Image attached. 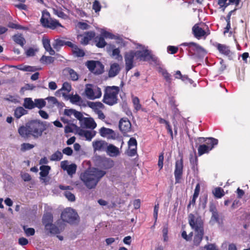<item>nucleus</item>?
Segmentation results:
<instances>
[{
    "label": "nucleus",
    "instance_id": "37",
    "mask_svg": "<svg viewBox=\"0 0 250 250\" xmlns=\"http://www.w3.org/2000/svg\"><path fill=\"white\" fill-rule=\"evenodd\" d=\"M62 157L63 155L61 151L57 150L50 156V160L51 161H59L62 158Z\"/></svg>",
    "mask_w": 250,
    "mask_h": 250
},
{
    "label": "nucleus",
    "instance_id": "58",
    "mask_svg": "<svg viewBox=\"0 0 250 250\" xmlns=\"http://www.w3.org/2000/svg\"><path fill=\"white\" fill-rule=\"evenodd\" d=\"M70 100L72 103H77L81 101V98L79 95L75 94L70 97Z\"/></svg>",
    "mask_w": 250,
    "mask_h": 250
},
{
    "label": "nucleus",
    "instance_id": "21",
    "mask_svg": "<svg viewBox=\"0 0 250 250\" xmlns=\"http://www.w3.org/2000/svg\"><path fill=\"white\" fill-rule=\"evenodd\" d=\"M121 66L119 63H112L108 71V76L113 78L117 75L121 70Z\"/></svg>",
    "mask_w": 250,
    "mask_h": 250
},
{
    "label": "nucleus",
    "instance_id": "60",
    "mask_svg": "<svg viewBox=\"0 0 250 250\" xmlns=\"http://www.w3.org/2000/svg\"><path fill=\"white\" fill-rule=\"evenodd\" d=\"M208 201V195H205L204 196V198L202 200H201V202L199 204V206L203 209H205L206 207V204Z\"/></svg>",
    "mask_w": 250,
    "mask_h": 250
},
{
    "label": "nucleus",
    "instance_id": "30",
    "mask_svg": "<svg viewBox=\"0 0 250 250\" xmlns=\"http://www.w3.org/2000/svg\"><path fill=\"white\" fill-rule=\"evenodd\" d=\"M94 42L98 48H103L107 44L104 38L102 35L94 37Z\"/></svg>",
    "mask_w": 250,
    "mask_h": 250
},
{
    "label": "nucleus",
    "instance_id": "31",
    "mask_svg": "<svg viewBox=\"0 0 250 250\" xmlns=\"http://www.w3.org/2000/svg\"><path fill=\"white\" fill-rule=\"evenodd\" d=\"M53 221V216L50 213H47L43 215L42 218V223L45 226V228H48L49 225H51Z\"/></svg>",
    "mask_w": 250,
    "mask_h": 250
},
{
    "label": "nucleus",
    "instance_id": "55",
    "mask_svg": "<svg viewBox=\"0 0 250 250\" xmlns=\"http://www.w3.org/2000/svg\"><path fill=\"white\" fill-rule=\"evenodd\" d=\"M178 48L175 46L169 45L167 47V51L171 54H174L177 52Z\"/></svg>",
    "mask_w": 250,
    "mask_h": 250
},
{
    "label": "nucleus",
    "instance_id": "16",
    "mask_svg": "<svg viewBox=\"0 0 250 250\" xmlns=\"http://www.w3.org/2000/svg\"><path fill=\"white\" fill-rule=\"evenodd\" d=\"M192 32L194 36L198 39H199L205 35H208L210 34L209 30H208V32H206L201 27H200L198 24H196L193 26Z\"/></svg>",
    "mask_w": 250,
    "mask_h": 250
},
{
    "label": "nucleus",
    "instance_id": "23",
    "mask_svg": "<svg viewBox=\"0 0 250 250\" xmlns=\"http://www.w3.org/2000/svg\"><path fill=\"white\" fill-rule=\"evenodd\" d=\"M157 71L163 76L168 84H171L172 80L171 74H170L166 69L161 67H159L157 69Z\"/></svg>",
    "mask_w": 250,
    "mask_h": 250
},
{
    "label": "nucleus",
    "instance_id": "47",
    "mask_svg": "<svg viewBox=\"0 0 250 250\" xmlns=\"http://www.w3.org/2000/svg\"><path fill=\"white\" fill-rule=\"evenodd\" d=\"M8 26L12 29H21V30H27L28 28L26 27L23 26L18 24H16L13 22H9L8 24Z\"/></svg>",
    "mask_w": 250,
    "mask_h": 250
},
{
    "label": "nucleus",
    "instance_id": "56",
    "mask_svg": "<svg viewBox=\"0 0 250 250\" xmlns=\"http://www.w3.org/2000/svg\"><path fill=\"white\" fill-rule=\"evenodd\" d=\"M137 141L134 138H131L128 142L129 148H137Z\"/></svg>",
    "mask_w": 250,
    "mask_h": 250
},
{
    "label": "nucleus",
    "instance_id": "20",
    "mask_svg": "<svg viewBox=\"0 0 250 250\" xmlns=\"http://www.w3.org/2000/svg\"><path fill=\"white\" fill-rule=\"evenodd\" d=\"M78 134L81 136L84 137L86 140L91 141L95 136L96 132L95 131L86 130L80 129L78 131Z\"/></svg>",
    "mask_w": 250,
    "mask_h": 250
},
{
    "label": "nucleus",
    "instance_id": "42",
    "mask_svg": "<svg viewBox=\"0 0 250 250\" xmlns=\"http://www.w3.org/2000/svg\"><path fill=\"white\" fill-rule=\"evenodd\" d=\"M132 103L133 104L134 107L136 111H138L141 109L142 105L140 103L139 99L137 97L132 96Z\"/></svg>",
    "mask_w": 250,
    "mask_h": 250
},
{
    "label": "nucleus",
    "instance_id": "32",
    "mask_svg": "<svg viewBox=\"0 0 250 250\" xmlns=\"http://www.w3.org/2000/svg\"><path fill=\"white\" fill-rule=\"evenodd\" d=\"M28 111L23 107L19 106L14 110V116L17 119H20L22 116L27 114Z\"/></svg>",
    "mask_w": 250,
    "mask_h": 250
},
{
    "label": "nucleus",
    "instance_id": "15",
    "mask_svg": "<svg viewBox=\"0 0 250 250\" xmlns=\"http://www.w3.org/2000/svg\"><path fill=\"white\" fill-rule=\"evenodd\" d=\"M64 58L57 54L54 57L42 56L40 59L41 62H64Z\"/></svg>",
    "mask_w": 250,
    "mask_h": 250
},
{
    "label": "nucleus",
    "instance_id": "63",
    "mask_svg": "<svg viewBox=\"0 0 250 250\" xmlns=\"http://www.w3.org/2000/svg\"><path fill=\"white\" fill-rule=\"evenodd\" d=\"M69 73L70 77L73 81H76L78 79V75L73 70L70 69L69 71Z\"/></svg>",
    "mask_w": 250,
    "mask_h": 250
},
{
    "label": "nucleus",
    "instance_id": "28",
    "mask_svg": "<svg viewBox=\"0 0 250 250\" xmlns=\"http://www.w3.org/2000/svg\"><path fill=\"white\" fill-rule=\"evenodd\" d=\"M13 40L16 43L23 47L26 43V41L21 34H17L12 36Z\"/></svg>",
    "mask_w": 250,
    "mask_h": 250
},
{
    "label": "nucleus",
    "instance_id": "5",
    "mask_svg": "<svg viewBox=\"0 0 250 250\" xmlns=\"http://www.w3.org/2000/svg\"><path fill=\"white\" fill-rule=\"evenodd\" d=\"M120 88L117 86H106L104 89V93L103 101L105 104L113 105L117 103L118 95Z\"/></svg>",
    "mask_w": 250,
    "mask_h": 250
},
{
    "label": "nucleus",
    "instance_id": "7",
    "mask_svg": "<svg viewBox=\"0 0 250 250\" xmlns=\"http://www.w3.org/2000/svg\"><path fill=\"white\" fill-rule=\"evenodd\" d=\"M84 93L86 97L90 100L99 98L101 97L102 94L100 88L92 84H86Z\"/></svg>",
    "mask_w": 250,
    "mask_h": 250
},
{
    "label": "nucleus",
    "instance_id": "27",
    "mask_svg": "<svg viewBox=\"0 0 250 250\" xmlns=\"http://www.w3.org/2000/svg\"><path fill=\"white\" fill-rule=\"evenodd\" d=\"M114 162L108 158H103L101 160L100 166L104 169H109L113 167Z\"/></svg>",
    "mask_w": 250,
    "mask_h": 250
},
{
    "label": "nucleus",
    "instance_id": "29",
    "mask_svg": "<svg viewBox=\"0 0 250 250\" xmlns=\"http://www.w3.org/2000/svg\"><path fill=\"white\" fill-rule=\"evenodd\" d=\"M174 75L175 79H181L186 83L191 84L193 83V81L191 79H189L187 75H182L179 70L176 71Z\"/></svg>",
    "mask_w": 250,
    "mask_h": 250
},
{
    "label": "nucleus",
    "instance_id": "38",
    "mask_svg": "<svg viewBox=\"0 0 250 250\" xmlns=\"http://www.w3.org/2000/svg\"><path fill=\"white\" fill-rule=\"evenodd\" d=\"M52 45L54 49L58 50L61 47L65 45V41L60 39H56Z\"/></svg>",
    "mask_w": 250,
    "mask_h": 250
},
{
    "label": "nucleus",
    "instance_id": "8",
    "mask_svg": "<svg viewBox=\"0 0 250 250\" xmlns=\"http://www.w3.org/2000/svg\"><path fill=\"white\" fill-rule=\"evenodd\" d=\"M61 218L64 222L69 224H74L77 221L78 215L73 209L68 208L62 212Z\"/></svg>",
    "mask_w": 250,
    "mask_h": 250
},
{
    "label": "nucleus",
    "instance_id": "13",
    "mask_svg": "<svg viewBox=\"0 0 250 250\" xmlns=\"http://www.w3.org/2000/svg\"><path fill=\"white\" fill-rule=\"evenodd\" d=\"M119 127L121 131L124 134L129 132L131 130V123L127 118H123L120 120Z\"/></svg>",
    "mask_w": 250,
    "mask_h": 250
},
{
    "label": "nucleus",
    "instance_id": "49",
    "mask_svg": "<svg viewBox=\"0 0 250 250\" xmlns=\"http://www.w3.org/2000/svg\"><path fill=\"white\" fill-rule=\"evenodd\" d=\"M182 45L184 46H188L189 48H193L197 51L199 50V49L200 48V46L199 45L193 42H185L183 43Z\"/></svg>",
    "mask_w": 250,
    "mask_h": 250
},
{
    "label": "nucleus",
    "instance_id": "22",
    "mask_svg": "<svg viewBox=\"0 0 250 250\" xmlns=\"http://www.w3.org/2000/svg\"><path fill=\"white\" fill-rule=\"evenodd\" d=\"M240 1L241 0H218V4L225 9L230 4H234L235 6H238Z\"/></svg>",
    "mask_w": 250,
    "mask_h": 250
},
{
    "label": "nucleus",
    "instance_id": "14",
    "mask_svg": "<svg viewBox=\"0 0 250 250\" xmlns=\"http://www.w3.org/2000/svg\"><path fill=\"white\" fill-rule=\"evenodd\" d=\"M87 68L92 73L95 74H101L104 71V66L103 63H86Z\"/></svg>",
    "mask_w": 250,
    "mask_h": 250
},
{
    "label": "nucleus",
    "instance_id": "17",
    "mask_svg": "<svg viewBox=\"0 0 250 250\" xmlns=\"http://www.w3.org/2000/svg\"><path fill=\"white\" fill-rule=\"evenodd\" d=\"M107 145L105 141L103 140H97L92 143V146L95 151L104 150L106 149Z\"/></svg>",
    "mask_w": 250,
    "mask_h": 250
},
{
    "label": "nucleus",
    "instance_id": "33",
    "mask_svg": "<svg viewBox=\"0 0 250 250\" xmlns=\"http://www.w3.org/2000/svg\"><path fill=\"white\" fill-rule=\"evenodd\" d=\"M52 12L54 15L62 19H65L67 17V15L62 11L61 7H54L52 8Z\"/></svg>",
    "mask_w": 250,
    "mask_h": 250
},
{
    "label": "nucleus",
    "instance_id": "19",
    "mask_svg": "<svg viewBox=\"0 0 250 250\" xmlns=\"http://www.w3.org/2000/svg\"><path fill=\"white\" fill-rule=\"evenodd\" d=\"M99 133L101 136L108 138H114L115 136V134L113 130L104 127H103L100 129Z\"/></svg>",
    "mask_w": 250,
    "mask_h": 250
},
{
    "label": "nucleus",
    "instance_id": "9",
    "mask_svg": "<svg viewBox=\"0 0 250 250\" xmlns=\"http://www.w3.org/2000/svg\"><path fill=\"white\" fill-rule=\"evenodd\" d=\"M214 46L220 53L227 57L229 61H234V58H236V55L230 50L229 47L226 44L216 42L214 44Z\"/></svg>",
    "mask_w": 250,
    "mask_h": 250
},
{
    "label": "nucleus",
    "instance_id": "45",
    "mask_svg": "<svg viewBox=\"0 0 250 250\" xmlns=\"http://www.w3.org/2000/svg\"><path fill=\"white\" fill-rule=\"evenodd\" d=\"M214 196L217 198H220L224 195V191L221 188H217L213 191Z\"/></svg>",
    "mask_w": 250,
    "mask_h": 250
},
{
    "label": "nucleus",
    "instance_id": "12",
    "mask_svg": "<svg viewBox=\"0 0 250 250\" xmlns=\"http://www.w3.org/2000/svg\"><path fill=\"white\" fill-rule=\"evenodd\" d=\"M68 162L66 160L62 161L61 163V167L63 170L66 171L69 176H72L76 172L77 165L75 164H71L70 165H68Z\"/></svg>",
    "mask_w": 250,
    "mask_h": 250
},
{
    "label": "nucleus",
    "instance_id": "25",
    "mask_svg": "<svg viewBox=\"0 0 250 250\" xmlns=\"http://www.w3.org/2000/svg\"><path fill=\"white\" fill-rule=\"evenodd\" d=\"M106 152L111 157H116L120 154L119 148L113 145H107Z\"/></svg>",
    "mask_w": 250,
    "mask_h": 250
},
{
    "label": "nucleus",
    "instance_id": "48",
    "mask_svg": "<svg viewBox=\"0 0 250 250\" xmlns=\"http://www.w3.org/2000/svg\"><path fill=\"white\" fill-rule=\"evenodd\" d=\"M34 147V145L29 143H23L21 145V151H25L30 150Z\"/></svg>",
    "mask_w": 250,
    "mask_h": 250
},
{
    "label": "nucleus",
    "instance_id": "41",
    "mask_svg": "<svg viewBox=\"0 0 250 250\" xmlns=\"http://www.w3.org/2000/svg\"><path fill=\"white\" fill-rule=\"evenodd\" d=\"M48 227V228H45V229L49 230L50 233L55 234H58V233H60L61 230L55 225L51 224V225H50Z\"/></svg>",
    "mask_w": 250,
    "mask_h": 250
},
{
    "label": "nucleus",
    "instance_id": "43",
    "mask_svg": "<svg viewBox=\"0 0 250 250\" xmlns=\"http://www.w3.org/2000/svg\"><path fill=\"white\" fill-rule=\"evenodd\" d=\"M46 105V102L43 99H37L35 100V107L41 109Z\"/></svg>",
    "mask_w": 250,
    "mask_h": 250
},
{
    "label": "nucleus",
    "instance_id": "46",
    "mask_svg": "<svg viewBox=\"0 0 250 250\" xmlns=\"http://www.w3.org/2000/svg\"><path fill=\"white\" fill-rule=\"evenodd\" d=\"M73 53L78 57H82L84 56L85 53L83 49L79 48L77 45L73 50L72 51Z\"/></svg>",
    "mask_w": 250,
    "mask_h": 250
},
{
    "label": "nucleus",
    "instance_id": "35",
    "mask_svg": "<svg viewBox=\"0 0 250 250\" xmlns=\"http://www.w3.org/2000/svg\"><path fill=\"white\" fill-rule=\"evenodd\" d=\"M23 105L26 109H33L35 108V101L33 102L31 98H25L24 99Z\"/></svg>",
    "mask_w": 250,
    "mask_h": 250
},
{
    "label": "nucleus",
    "instance_id": "54",
    "mask_svg": "<svg viewBox=\"0 0 250 250\" xmlns=\"http://www.w3.org/2000/svg\"><path fill=\"white\" fill-rule=\"evenodd\" d=\"M190 162L192 165V168L193 170H195V169L197 170V165H198V158L196 156L193 157H191L190 158Z\"/></svg>",
    "mask_w": 250,
    "mask_h": 250
},
{
    "label": "nucleus",
    "instance_id": "24",
    "mask_svg": "<svg viewBox=\"0 0 250 250\" xmlns=\"http://www.w3.org/2000/svg\"><path fill=\"white\" fill-rule=\"evenodd\" d=\"M51 169V167L49 166L42 165L40 167V179L42 180L44 182H45V177H46L49 174V171Z\"/></svg>",
    "mask_w": 250,
    "mask_h": 250
},
{
    "label": "nucleus",
    "instance_id": "36",
    "mask_svg": "<svg viewBox=\"0 0 250 250\" xmlns=\"http://www.w3.org/2000/svg\"><path fill=\"white\" fill-rule=\"evenodd\" d=\"M211 150V148L205 144L200 145L198 148V152L199 156H201L205 153H208Z\"/></svg>",
    "mask_w": 250,
    "mask_h": 250
},
{
    "label": "nucleus",
    "instance_id": "50",
    "mask_svg": "<svg viewBox=\"0 0 250 250\" xmlns=\"http://www.w3.org/2000/svg\"><path fill=\"white\" fill-rule=\"evenodd\" d=\"M23 229L27 236H33L35 234V229L33 228H28L26 226H23Z\"/></svg>",
    "mask_w": 250,
    "mask_h": 250
},
{
    "label": "nucleus",
    "instance_id": "2",
    "mask_svg": "<svg viewBox=\"0 0 250 250\" xmlns=\"http://www.w3.org/2000/svg\"><path fill=\"white\" fill-rule=\"evenodd\" d=\"M124 58L125 62H133L134 60L153 62L159 61L153 52L146 48L141 50H129L125 53Z\"/></svg>",
    "mask_w": 250,
    "mask_h": 250
},
{
    "label": "nucleus",
    "instance_id": "64",
    "mask_svg": "<svg viewBox=\"0 0 250 250\" xmlns=\"http://www.w3.org/2000/svg\"><path fill=\"white\" fill-rule=\"evenodd\" d=\"M204 249L206 250H218L216 246L213 244L206 245L204 247Z\"/></svg>",
    "mask_w": 250,
    "mask_h": 250
},
{
    "label": "nucleus",
    "instance_id": "3",
    "mask_svg": "<svg viewBox=\"0 0 250 250\" xmlns=\"http://www.w3.org/2000/svg\"><path fill=\"white\" fill-rule=\"evenodd\" d=\"M106 172L97 168L86 170L81 173L80 179L88 189L94 188Z\"/></svg>",
    "mask_w": 250,
    "mask_h": 250
},
{
    "label": "nucleus",
    "instance_id": "34",
    "mask_svg": "<svg viewBox=\"0 0 250 250\" xmlns=\"http://www.w3.org/2000/svg\"><path fill=\"white\" fill-rule=\"evenodd\" d=\"M45 100L48 101L49 107H52L55 106L60 107L62 106V104L59 103L54 97H48Z\"/></svg>",
    "mask_w": 250,
    "mask_h": 250
},
{
    "label": "nucleus",
    "instance_id": "4",
    "mask_svg": "<svg viewBox=\"0 0 250 250\" xmlns=\"http://www.w3.org/2000/svg\"><path fill=\"white\" fill-rule=\"evenodd\" d=\"M188 219L190 226L195 230L193 245L198 246L200 244L204 234L203 222L200 217H196L192 213L188 215Z\"/></svg>",
    "mask_w": 250,
    "mask_h": 250
},
{
    "label": "nucleus",
    "instance_id": "6",
    "mask_svg": "<svg viewBox=\"0 0 250 250\" xmlns=\"http://www.w3.org/2000/svg\"><path fill=\"white\" fill-rule=\"evenodd\" d=\"M50 14L47 11H43L40 21L42 25L46 28L55 29L58 27H62V24L56 19L50 18Z\"/></svg>",
    "mask_w": 250,
    "mask_h": 250
},
{
    "label": "nucleus",
    "instance_id": "61",
    "mask_svg": "<svg viewBox=\"0 0 250 250\" xmlns=\"http://www.w3.org/2000/svg\"><path fill=\"white\" fill-rule=\"evenodd\" d=\"M102 35L104 37V38H105L113 39L115 37L114 35L106 31L103 32L102 33Z\"/></svg>",
    "mask_w": 250,
    "mask_h": 250
},
{
    "label": "nucleus",
    "instance_id": "44",
    "mask_svg": "<svg viewBox=\"0 0 250 250\" xmlns=\"http://www.w3.org/2000/svg\"><path fill=\"white\" fill-rule=\"evenodd\" d=\"M11 67H16L18 69L24 71H34L35 70V68L34 67L30 66H23L22 65H19L17 66L11 65Z\"/></svg>",
    "mask_w": 250,
    "mask_h": 250
},
{
    "label": "nucleus",
    "instance_id": "10",
    "mask_svg": "<svg viewBox=\"0 0 250 250\" xmlns=\"http://www.w3.org/2000/svg\"><path fill=\"white\" fill-rule=\"evenodd\" d=\"M183 159L182 157L180 160H177L175 162L174 176L176 183H179L180 182V179L183 173Z\"/></svg>",
    "mask_w": 250,
    "mask_h": 250
},
{
    "label": "nucleus",
    "instance_id": "59",
    "mask_svg": "<svg viewBox=\"0 0 250 250\" xmlns=\"http://www.w3.org/2000/svg\"><path fill=\"white\" fill-rule=\"evenodd\" d=\"M71 90V85L67 82H65L63 83L62 88L60 90H65L66 92H69Z\"/></svg>",
    "mask_w": 250,
    "mask_h": 250
},
{
    "label": "nucleus",
    "instance_id": "62",
    "mask_svg": "<svg viewBox=\"0 0 250 250\" xmlns=\"http://www.w3.org/2000/svg\"><path fill=\"white\" fill-rule=\"evenodd\" d=\"M163 161H164V154L161 153L159 156L158 166L160 168V169H162L163 167Z\"/></svg>",
    "mask_w": 250,
    "mask_h": 250
},
{
    "label": "nucleus",
    "instance_id": "51",
    "mask_svg": "<svg viewBox=\"0 0 250 250\" xmlns=\"http://www.w3.org/2000/svg\"><path fill=\"white\" fill-rule=\"evenodd\" d=\"M112 56L115 57L119 61L122 60V56L120 54V50L118 48L114 49L112 50Z\"/></svg>",
    "mask_w": 250,
    "mask_h": 250
},
{
    "label": "nucleus",
    "instance_id": "40",
    "mask_svg": "<svg viewBox=\"0 0 250 250\" xmlns=\"http://www.w3.org/2000/svg\"><path fill=\"white\" fill-rule=\"evenodd\" d=\"M19 99L20 98L18 95H7L4 98V100L14 104H18L20 102Z\"/></svg>",
    "mask_w": 250,
    "mask_h": 250
},
{
    "label": "nucleus",
    "instance_id": "52",
    "mask_svg": "<svg viewBox=\"0 0 250 250\" xmlns=\"http://www.w3.org/2000/svg\"><path fill=\"white\" fill-rule=\"evenodd\" d=\"M38 51V50L37 49L29 47L26 50L25 54L27 57H33L35 55L36 52Z\"/></svg>",
    "mask_w": 250,
    "mask_h": 250
},
{
    "label": "nucleus",
    "instance_id": "26",
    "mask_svg": "<svg viewBox=\"0 0 250 250\" xmlns=\"http://www.w3.org/2000/svg\"><path fill=\"white\" fill-rule=\"evenodd\" d=\"M42 41L45 50L48 52L50 55H54L55 52L51 46L50 40L48 38H43Z\"/></svg>",
    "mask_w": 250,
    "mask_h": 250
},
{
    "label": "nucleus",
    "instance_id": "1",
    "mask_svg": "<svg viewBox=\"0 0 250 250\" xmlns=\"http://www.w3.org/2000/svg\"><path fill=\"white\" fill-rule=\"evenodd\" d=\"M48 127L47 123L39 120H31L18 128V133L23 138L32 137L37 139L42 136Z\"/></svg>",
    "mask_w": 250,
    "mask_h": 250
},
{
    "label": "nucleus",
    "instance_id": "11",
    "mask_svg": "<svg viewBox=\"0 0 250 250\" xmlns=\"http://www.w3.org/2000/svg\"><path fill=\"white\" fill-rule=\"evenodd\" d=\"M95 37V32L93 31L84 32L83 34L77 36L78 39H81L80 43L83 45H87L90 41Z\"/></svg>",
    "mask_w": 250,
    "mask_h": 250
},
{
    "label": "nucleus",
    "instance_id": "53",
    "mask_svg": "<svg viewBox=\"0 0 250 250\" xmlns=\"http://www.w3.org/2000/svg\"><path fill=\"white\" fill-rule=\"evenodd\" d=\"M102 8V6L100 3V2L97 0H95L92 5V9L95 11L96 13L99 12Z\"/></svg>",
    "mask_w": 250,
    "mask_h": 250
},
{
    "label": "nucleus",
    "instance_id": "57",
    "mask_svg": "<svg viewBox=\"0 0 250 250\" xmlns=\"http://www.w3.org/2000/svg\"><path fill=\"white\" fill-rule=\"evenodd\" d=\"M64 196L69 201L71 202H73L75 200V197L74 195L69 191H65L64 192Z\"/></svg>",
    "mask_w": 250,
    "mask_h": 250
},
{
    "label": "nucleus",
    "instance_id": "39",
    "mask_svg": "<svg viewBox=\"0 0 250 250\" xmlns=\"http://www.w3.org/2000/svg\"><path fill=\"white\" fill-rule=\"evenodd\" d=\"M218 141L217 139L213 138H207V141L206 142V144L207 146L211 147V149L214 147L215 146L218 144Z\"/></svg>",
    "mask_w": 250,
    "mask_h": 250
},
{
    "label": "nucleus",
    "instance_id": "18",
    "mask_svg": "<svg viewBox=\"0 0 250 250\" xmlns=\"http://www.w3.org/2000/svg\"><path fill=\"white\" fill-rule=\"evenodd\" d=\"M81 125L83 127L94 129L96 127V124L91 118H84L82 120Z\"/></svg>",
    "mask_w": 250,
    "mask_h": 250
}]
</instances>
